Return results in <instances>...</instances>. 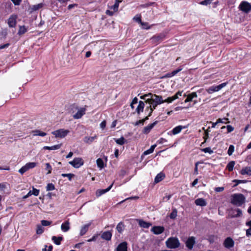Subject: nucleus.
I'll return each mask as SVG.
<instances>
[{"label":"nucleus","mask_w":251,"mask_h":251,"mask_svg":"<svg viewBox=\"0 0 251 251\" xmlns=\"http://www.w3.org/2000/svg\"><path fill=\"white\" fill-rule=\"evenodd\" d=\"M246 198L242 194H234L231 196V203L237 206H240L245 202Z\"/></svg>","instance_id":"1"},{"label":"nucleus","mask_w":251,"mask_h":251,"mask_svg":"<svg viewBox=\"0 0 251 251\" xmlns=\"http://www.w3.org/2000/svg\"><path fill=\"white\" fill-rule=\"evenodd\" d=\"M167 247L169 249H176L180 246V242L176 237H170L165 242Z\"/></svg>","instance_id":"2"},{"label":"nucleus","mask_w":251,"mask_h":251,"mask_svg":"<svg viewBox=\"0 0 251 251\" xmlns=\"http://www.w3.org/2000/svg\"><path fill=\"white\" fill-rule=\"evenodd\" d=\"M69 132L70 131L69 130L61 128L52 131L51 133L54 135L56 138H64Z\"/></svg>","instance_id":"3"},{"label":"nucleus","mask_w":251,"mask_h":251,"mask_svg":"<svg viewBox=\"0 0 251 251\" xmlns=\"http://www.w3.org/2000/svg\"><path fill=\"white\" fill-rule=\"evenodd\" d=\"M69 163L75 168H79L84 164V161L80 157H75L73 161H70Z\"/></svg>","instance_id":"4"},{"label":"nucleus","mask_w":251,"mask_h":251,"mask_svg":"<svg viewBox=\"0 0 251 251\" xmlns=\"http://www.w3.org/2000/svg\"><path fill=\"white\" fill-rule=\"evenodd\" d=\"M239 8L241 11L248 13L251 11V4L247 1H243L240 3Z\"/></svg>","instance_id":"5"},{"label":"nucleus","mask_w":251,"mask_h":251,"mask_svg":"<svg viewBox=\"0 0 251 251\" xmlns=\"http://www.w3.org/2000/svg\"><path fill=\"white\" fill-rule=\"evenodd\" d=\"M147 101H152L158 104H160L164 102L161 96L154 95L152 98H148Z\"/></svg>","instance_id":"6"},{"label":"nucleus","mask_w":251,"mask_h":251,"mask_svg":"<svg viewBox=\"0 0 251 251\" xmlns=\"http://www.w3.org/2000/svg\"><path fill=\"white\" fill-rule=\"evenodd\" d=\"M229 214L231 218H237L242 216V211L239 208L231 209Z\"/></svg>","instance_id":"7"},{"label":"nucleus","mask_w":251,"mask_h":251,"mask_svg":"<svg viewBox=\"0 0 251 251\" xmlns=\"http://www.w3.org/2000/svg\"><path fill=\"white\" fill-rule=\"evenodd\" d=\"M17 16L15 15H11L8 19V25L10 27H14L16 25Z\"/></svg>","instance_id":"8"},{"label":"nucleus","mask_w":251,"mask_h":251,"mask_svg":"<svg viewBox=\"0 0 251 251\" xmlns=\"http://www.w3.org/2000/svg\"><path fill=\"white\" fill-rule=\"evenodd\" d=\"M86 108L84 107L80 108L78 110L77 112L73 115V117L75 119H79L81 118L83 115L85 114Z\"/></svg>","instance_id":"9"},{"label":"nucleus","mask_w":251,"mask_h":251,"mask_svg":"<svg viewBox=\"0 0 251 251\" xmlns=\"http://www.w3.org/2000/svg\"><path fill=\"white\" fill-rule=\"evenodd\" d=\"M151 231L154 234L158 235L164 232V227L162 226H154L151 228Z\"/></svg>","instance_id":"10"},{"label":"nucleus","mask_w":251,"mask_h":251,"mask_svg":"<svg viewBox=\"0 0 251 251\" xmlns=\"http://www.w3.org/2000/svg\"><path fill=\"white\" fill-rule=\"evenodd\" d=\"M157 122L155 121L152 124H149L147 126H145L142 130L143 133L145 134H148L153 128V127L157 124Z\"/></svg>","instance_id":"11"},{"label":"nucleus","mask_w":251,"mask_h":251,"mask_svg":"<svg viewBox=\"0 0 251 251\" xmlns=\"http://www.w3.org/2000/svg\"><path fill=\"white\" fill-rule=\"evenodd\" d=\"M149 105L147 107L146 110H150L149 113V116H151L152 111L154 109L156 108V107L158 105V104H156L155 103H154L152 101H148Z\"/></svg>","instance_id":"12"},{"label":"nucleus","mask_w":251,"mask_h":251,"mask_svg":"<svg viewBox=\"0 0 251 251\" xmlns=\"http://www.w3.org/2000/svg\"><path fill=\"white\" fill-rule=\"evenodd\" d=\"M234 241L230 237H227L225 240L223 245L224 246L228 249L232 248L234 246Z\"/></svg>","instance_id":"13"},{"label":"nucleus","mask_w":251,"mask_h":251,"mask_svg":"<svg viewBox=\"0 0 251 251\" xmlns=\"http://www.w3.org/2000/svg\"><path fill=\"white\" fill-rule=\"evenodd\" d=\"M115 251H127V243L126 242H122L117 246Z\"/></svg>","instance_id":"14"},{"label":"nucleus","mask_w":251,"mask_h":251,"mask_svg":"<svg viewBox=\"0 0 251 251\" xmlns=\"http://www.w3.org/2000/svg\"><path fill=\"white\" fill-rule=\"evenodd\" d=\"M195 243V237L192 236L189 237L187 241H186L185 244L186 247L189 249H192Z\"/></svg>","instance_id":"15"},{"label":"nucleus","mask_w":251,"mask_h":251,"mask_svg":"<svg viewBox=\"0 0 251 251\" xmlns=\"http://www.w3.org/2000/svg\"><path fill=\"white\" fill-rule=\"evenodd\" d=\"M113 183H112L107 188L105 189H98L96 191V195L97 197H99L102 195L108 192L112 187Z\"/></svg>","instance_id":"16"},{"label":"nucleus","mask_w":251,"mask_h":251,"mask_svg":"<svg viewBox=\"0 0 251 251\" xmlns=\"http://www.w3.org/2000/svg\"><path fill=\"white\" fill-rule=\"evenodd\" d=\"M39 194V190L36 189L34 188V187H33L32 191H31V190L29 191L28 192V193L26 195H25V196L23 197V199H27L29 197L31 196L32 195H33L35 196H38Z\"/></svg>","instance_id":"17"},{"label":"nucleus","mask_w":251,"mask_h":251,"mask_svg":"<svg viewBox=\"0 0 251 251\" xmlns=\"http://www.w3.org/2000/svg\"><path fill=\"white\" fill-rule=\"evenodd\" d=\"M234 128L230 125L224 126H221V131L224 133H228L232 131Z\"/></svg>","instance_id":"18"},{"label":"nucleus","mask_w":251,"mask_h":251,"mask_svg":"<svg viewBox=\"0 0 251 251\" xmlns=\"http://www.w3.org/2000/svg\"><path fill=\"white\" fill-rule=\"evenodd\" d=\"M70 223L69 220L65 221L61 226V229L63 232H67L70 229Z\"/></svg>","instance_id":"19"},{"label":"nucleus","mask_w":251,"mask_h":251,"mask_svg":"<svg viewBox=\"0 0 251 251\" xmlns=\"http://www.w3.org/2000/svg\"><path fill=\"white\" fill-rule=\"evenodd\" d=\"M111 237L112 233L110 231L103 232L101 235V238L107 241L110 240Z\"/></svg>","instance_id":"20"},{"label":"nucleus","mask_w":251,"mask_h":251,"mask_svg":"<svg viewBox=\"0 0 251 251\" xmlns=\"http://www.w3.org/2000/svg\"><path fill=\"white\" fill-rule=\"evenodd\" d=\"M91 224H88L83 226L80 229L79 234L80 236L84 235L88 230L89 227Z\"/></svg>","instance_id":"21"},{"label":"nucleus","mask_w":251,"mask_h":251,"mask_svg":"<svg viewBox=\"0 0 251 251\" xmlns=\"http://www.w3.org/2000/svg\"><path fill=\"white\" fill-rule=\"evenodd\" d=\"M240 173L242 175H247L248 176H251V167H246L245 168H243L241 171Z\"/></svg>","instance_id":"22"},{"label":"nucleus","mask_w":251,"mask_h":251,"mask_svg":"<svg viewBox=\"0 0 251 251\" xmlns=\"http://www.w3.org/2000/svg\"><path fill=\"white\" fill-rule=\"evenodd\" d=\"M219 90L220 85L212 86L206 89V91L209 94H212L214 92H218Z\"/></svg>","instance_id":"23"},{"label":"nucleus","mask_w":251,"mask_h":251,"mask_svg":"<svg viewBox=\"0 0 251 251\" xmlns=\"http://www.w3.org/2000/svg\"><path fill=\"white\" fill-rule=\"evenodd\" d=\"M195 203L197 205L204 206L206 205V202L202 198H199L195 200Z\"/></svg>","instance_id":"24"},{"label":"nucleus","mask_w":251,"mask_h":251,"mask_svg":"<svg viewBox=\"0 0 251 251\" xmlns=\"http://www.w3.org/2000/svg\"><path fill=\"white\" fill-rule=\"evenodd\" d=\"M145 106V103L142 101H139L138 105L136 109V111L138 114H140L141 112H143Z\"/></svg>","instance_id":"25"},{"label":"nucleus","mask_w":251,"mask_h":251,"mask_svg":"<svg viewBox=\"0 0 251 251\" xmlns=\"http://www.w3.org/2000/svg\"><path fill=\"white\" fill-rule=\"evenodd\" d=\"M165 177V175L162 173H160L157 175L154 178L155 183H157L162 180Z\"/></svg>","instance_id":"26"},{"label":"nucleus","mask_w":251,"mask_h":251,"mask_svg":"<svg viewBox=\"0 0 251 251\" xmlns=\"http://www.w3.org/2000/svg\"><path fill=\"white\" fill-rule=\"evenodd\" d=\"M139 226L143 228H148L151 226V224L149 222H145L143 220H139Z\"/></svg>","instance_id":"27"},{"label":"nucleus","mask_w":251,"mask_h":251,"mask_svg":"<svg viewBox=\"0 0 251 251\" xmlns=\"http://www.w3.org/2000/svg\"><path fill=\"white\" fill-rule=\"evenodd\" d=\"M62 146V144L54 145L53 146L49 147V146H45L43 147V149L44 150H56L59 149Z\"/></svg>","instance_id":"28"},{"label":"nucleus","mask_w":251,"mask_h":251,"mask_svg":"<svg viewBox=\"0 0 251 251\" xmlns=\"http://www.w3.org/2000/svg\"><path fill=\"white\" fill-rule=\"evenodd\" d=\"M97 136L90 137V136H86L84 138L83 141L85 143L87 144H91L92 143L95 139H96Z\"/></svg>","instance_id":"29"},{"label":"nucleus","mask_w":251,"mask_h":251,"mask_svg":"<svg viewBox=\"0 0 251 251\" xmlns=\"http://www.w3.org/2000/svg\"><path fill=\"white\" fill-rule=\"evenodd\" d=\"M184 128V127L182 126H178L173 129L172 131V133L174 135L180 133L181 130Z\"/></svg>","instance_id":"30"},{"label":"nucleus","mask_w":251,"mask_h":251,"mask_svg":"<svg viewBox=\"0 0 251 251\" xmlns=\"http://www.w3.org/2000/svg\"><path fill=\"white\" fill-rule=\"evenodd\" d=\"M182 69L180 68H178L176 70H175V71H173L171 73L167 74L165 75V77H171L175 75H176L179 72H180L182 70Z\"/></svg>","instance_id":"31"},{"label":"nucleus","mask_w":251,"mask_h":251,"mask_svg":"<svg viewBox=\"0 0 251 251\" xmlns=\"http://www.w3.org/2000/svg\"><path fill=\"white\" fill-rule=\"evenodd\" d=\"M197 97V95L196 92H193L187 96V99L185 100V102H187L192 100V99L194 98Z\"/></svg>","instance_id":"32"},{"label":"nucleus","mask_w":251,"mask_h":251,"mask_svg":"<svg viewBox=\"0 0 251 251\" xmlns=\"http://www.w3.org/2000/svg\"><path fill=\"white\" fill-rule=\"evenodd\" d=\"M32 132L33 133V136H45L47 135V133L44 132H43V131H41V130H33L32 131Z\"/></svg>","instance_id":"33"},{"label":"nucleus","mask_w":251,"mask_h":251,"mask_svg":"<svg viewBox=\"0 0 251 251\" xmlns=\"http://www.w3.org/2000/svg\"><path fill=\"white\" fill-rule=\"evenodd\" d=\"M125 226L123 222H120L116 226V229L119 233H121L124 229Z\"/></svg>","instance_id":"34"},{"label":"nucleus","mask_w":251,"mask_h":251,"mask_svg":"<svg viewBox=\"0 0 251 251\" xmlns=\"http://www.w3.org/2000/svg\"><path fill=\"white\" fill-rule=\"evenodd\" d=\"M156 146V145H152L149 149L147 150V151H146L144 152L143 155H147L150 154L152 152H153Z\"/></svg>","instance_id":"35"},{"label":"nucleus","mask_w":251,"mask_h":251,"mask_svg":"<svg viewBox=\"0 0 251 251\" xmlns=\"http://www.w3.org/2000/svg\"><path fill=\"white\" fill-rule=\"evenodd\" d=\"M114 140L117 144L120 145H123L126 142V140L123 137H121L119 139L114 138Z\"/></svg>","instance_id":"36"},{"label":"nucleus","mask_w":251,"mask_h":251,"mask_svg":"<svg viewBox=\"0 0 251 251\" xmlns=\"http://www.w3.org/2000/svg\"><path fill=\"white\" fill-rule=\"evenodd\" d=\"M63 238L62 237H56V236H52V240L54 242V243L59 245L61 243V241L62 240Z\"/></svg>","instance_id":"37"},{"label":"nucleus","mask_w":251,"mask_h":251,"mask_svg":"<svg viewBox=\"0 0 251 251\" xmlns=\"http://www.w3.org/2000/svg\"><path fill=\"white\" fill-rule=\"evenodd\" d=\"M120 2H121V0H116L115 4L113 6H111L110 8L111 9H113L114 10V12L117 11L118 10L119 5Z\"/></svg>","instance_id":"38"},{"label":"nucleus","mask_w":251,"mask_h":251,"mask_svg":"<svg viewBox=\"0 0 251 251\" xmlns=\"http://www.w3.org/2000/svg\"><path fill=\"white\" fill-rule=\"evenodd\" d=\"M26 31L27 28L25 27V26H20L18 34L20 35H22L25 33Z\"/></svg>","instance_id":"39"},{"label":"nucleus","mask_w":251,"mask_h":251,"mask_svg":"<svg viewBox=\"0 0 251 251\" xmlns=\"http://www.w3.org/2000/svg\"><path fill=\"white\" fill-rule=\"evenodd\" d=\"M164 36L163 35H159L153 36L151 39L154 41H159L163 39Z\"/></svg>","instance_id":"40"},{"label":"nucleus","mask_w":251,"mask_h":251,"mask_svg":"<svg viewBox=\"0 0 251 251\" xmlns=\"http://www.w3.org/2000/svg\"><path fill=\"white\" fill-rule=\"evenodd\" d=\"M97 164L100 169H102L104 167L103 161L101 158H98L97 160Z\"/></svg>","instance_id":"41"},{"label":"nucleus","mask_w":251,"mask_h":251,"mask_svg":"<svg viewBox=\"0 0 251 251\" xmlns=\"http://www.w3.org/2000/svg\"><path fill=\"white\" fill-rule=\"evenodd\" d=\"M247 180H239V179H234L233 180V182H235V184L233 185V187H236L240 183H245L247 182Z\"/></svg>","instance_id":"42"},{"label":"nucleus","mask_w":251,"mask_h":251,"mask_svg":"<svg viewBox=\"0 0 251 251\" xmlns=\"http://www.w3.org/2000/svg\"><path fill=\"white\" fill-rule=\"evenodd\" d=\"M44 232V228L42 226L38 225L37 226L36 233L37 234H41Z\"/></svg>","instance_id":"43"},{"label":"nucleus","mask_w":251,"mask_h":251,"mask_svg":"<svg viewBox=\"0 0 251 251\" xmlns=\"http://www.w3.org/2000/svg\"><path fill=\"white\" fill-rule=\"evenodd\" d=\"M177 211L176 209H174L170 214V218L172 219H175L177 216Z\"/></svg>","instance_id":"44"},{"label":"nucleus","mask_w":251,"mask_h":251,"mask_svg":"<svg viewBox=\"0 0 251 251\" xmlns=\"http://www.w3.org/2000/svg\"><path fill=\"white\" fill-rule=\"evenodd\" d=\"M235 163V161H230L229 163H228L226 167L229 171H232L233 170Z\"/></svg>","instance_id":"45"},{"label":"nucleus","mask_w":251,"mask_h":251,"mask_svg":"<svg viewBox=\"0 0 251 251\" xmlns=\"http://www.w3.org/2000/svg\"><path fill=\"white\" fill-rule=\"evenodd\" d=\"M28 168H27V166L26 165V164L23 166L20 169H19V172L21 174V175H23L24 174L25 172H26V171H27L28 170Z\"/></svg>","instance_id":"46"},{"label":"nucleus","mask_w":251,"mask_h":251,"mask_svg":"<svg viewBox=\"0 0 251 251\" xmlns=\"http://www.w3.org/2000/svg\"><path fill=\"white\" fill-rule=\"evenodd\" d=\"M28 168H27V166L26 165V164L23 166L20 169H19V172L21 174V175H23L24 174L25 172H26V171H27L28 170Z\"/></svg>","instance_id":"47"},{"label":"nucleus","mask_w":251,"mask_h":251,"mask_svg":"<svg viewBox=\"0 0 251 251\" xmlns=\"http://www.w3.org/2000/svg\"><path fill=\"white\" fill-rule=\"evenodd\" d=\"M61 176L63 177H67V178H68V179L71 181L72 179V178L75 176V175L73 174H62L61 175Z\"/></svg>","instance_id":"48"},{"label":"nucleus","mask_w":251,"mask_h":251,"mask_svg":"<svg viewBox=\"0 0 251 251\" xmlns=\"http://www.w3.org/2000/svg\"><path fill=\"white\" fill-rule=\"evenodd\" d=\"M28 169H32L37 166V163L36 162H29L26 164Z\"/></svg>","instance_id":"49"},{"label":"nucleus","mask_w":251,"mask_h":251,"mask_svg":"<svg viewBox=\"0 0 251 251\" xmlns=\"http://www.w3.org/2000/svg\"><path fill=\"white\" fill-rule=\"evenodd\" d=\"M176 97H174V96H172V97H169L167 99H166L165 100H164V102H168V103H171L174 100H176Z\"/></svg>","instance_id":"50"},{"label":"nucleus","mask_w":251,"mask_h":251,"mask_svg":"<svg viewBox=\"0 0 251 251\" xmlns=\"http://www.w3.org/2000/svg\"><path fill=\"white\" fill-rule=\"evenodd\" d=\"M54 189L55 187L52 183H49L46 187L47 191H52Z\"/></svg>","instance_id":"51"},{"label":"nucleus","mask_w":251,"mask_h":251,"mask_svg":"<svg viewBox=\"0 0 251 251\" xmlns=\"http://www.w3.org/2000/svg\"><path fill=\"white\" fill-rule=\"evenodd\" d=\"M43 6L42 3H39L36 5H34L32 7V10L34 11H36L40 9Z\"/></svg>","instance_id":"52"},{"label":"nucleus","mask_w":251,"mask_h":251,"mask_svg":"<svg viewBox=\"0 0 251 251\" xmlns=\"http://www.w3.org/2000/svg\"><path fill=\"white\" fill-rule=\"evenodd\" d=\"M45 165H46V170L48 171L47 174H49L51 173V170H52V168H51V166H50V163H46Z\"/></svg>","instance_id":"53"},{"label":"nucleus","mask_w":251,"mask_h":251,"mask_svg":"<svg viewBox=\"0 0 251 251\" xmlns=\"http://www.w3.org/2000/svg\"><path fill=\"white\" fill-rule=\"evenodd\" d=\"M234 150V147L233 145H230L228 148L227 153L229 155H231Z\"/></svg>","instance_id":"54"},{"label":"nucleus","mask_w":251,"mask_h":251,"mask_svg":"<svg viewBox=\"0 0 251 251\" xmlns=\"http://www.w3.org/2000/svg\"><path fill=\"white\" fill-rule=\"evenodd\" d=\"M51 223V222L47 221V220H42L41 224L42 226H50Z\"/></svg>","instance_id":"55"},{"label":"nucleus","mask_w":251,"mask_h":251,"mask_svg":"<svg viewBox=\"0 0 251 251\" xmlns=\"http://www.w3.org/2000/svg\"><path fill=\"white\" fill-rule=\"evenodd\" d=\"M213 0H204L200 2L201 5H207L210 4Z\"/></svg>","instance_id":"56"},{"label":"nucleus","mask_w":251,"mask_h":251,"mask_svg":"<svg viewBox=\"0 0 251 251\" xmlns=\"http://www.w3.org/2000/svg\"><path fill=\"white\" fill-rule=\"evenodd\" d=\"M202 151L205 153H209L210 154L212 153L213 152V151L211 150V149L210 148H206L204 149H202Z\"/></svg>","instance_id":"57"},{"label":"nucleus","mask_w":251,"mask_h":251,"mask_svg":"<svg viewBox=\"0 0 251 251\" xmlns=\"http://www.w3.org/2000/svg\"><path fill=\"white\" fill-rule=\"evenodd\" d=\"M106 121H103L100 124V127L101 129H103L106 126Z\"/></svg>","instance_id":"58"},{"label":"nucleus","mask_w":251,"mask_h":251,"mask_svg":"<svg viewBox=\"0 0 251 251\" xmlns=\"http://www.w3.org/2000/svg\"><path fill=\"white\" fill-rule=\"evenodd\" d=\"M11 1L15 5H18L20 4L22 0H11Z\"/></svg>","instance_id":"59"},{"label":"nucleus","mask_w":251,"mask_h":251,"mask_svg":"<svg viewBox=\"0 0 251 251\" xmlns=\"http://www.w3.org/2000/svg\"><path fill=\"white\" fill-rule=\"evenodd\" d=\"M198 164H199V162H197L195 164V170H194V174H196V175H198Z\"/></svg>","instance_id":"60"},{"label":"nucleus","mask_w":251,"mask_h":251,"mask_svg":"<svg viewBox=\"0 0 251 251\" xmlns=\"http://www.w3.org/2000/svg\"><path fill=\"white\" fill-rule=\"evenodd\" d=\"M229 121H228V119L227 118H223V119H221V123H229Z\"/></svg>","instance_id":"61"},{"label":"nucleus","mask_w":251,"mask_h":251,"mask_svg":"<svg viewBox=\"0 0 251 251\" xmlns=\"http://www.w3.org/2000/svg\"><path fill=\"white\" fill-rule=\"evenodd\" d=\"M182 92L178 91L173 96L176 97V99H177L179 98V96H182Z\"/></svg>","instance_id":"62"},{"label":"nucleus","mask_w":251,"mask_h":251,"mask_svg":"<svg viewBox=\"0 0 251 251\" xmlns=\"http://www.w3.org/2000/svg\"><path fill=\"white\" fill-rule=\"evenodd\" d=\"M144 123V120H139V121H137L135 123V126H138L139 124H142V125H143Z\"/></svg>","instance_id":"63"},{"label":"nucleus","mask_w":251,"mask_h":251,"mask_svg":"<svg viewBox=\"0 0 251 251\" xmlns=\"http://www.w3.org/2000/svg\"><path fill=\"white\" fill-rule=\"evenodd\" d=\"M246 235L247 236H251V226L249 229H247Z\"/></svg>","instance_id":"64"}]
</instances>
